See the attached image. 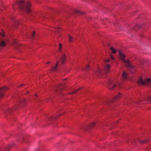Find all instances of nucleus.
<instances>
[{"label":"nucleus","instance_id":"nucleus-1","mask_svg":"<svg viewBox=\"0 0 151 151\" xmlns=\"http://www.w3.org/2000/svg\"><path fill=\"white\" fill-rule=\"evenodd\" d=\"M16 6L21 10L26 12L28 14L31 12V4L28 1L24 0H17L15 5L14 4L13 6V7H15Z\"/></svg>","mask_w":151,"mask_h":151},{"label":"nucleus","instance_id":"nucleus-2","mask_svg":"<svg viewBox=\"0 0 151 151\" xmlns=\"http://www.w3.org/2000/svg\"><path fill=\"white\" fill-rule=\"evenodd\" d=\"M119 53L121 59L125 64V66L129 68V71L132 73L134 72V66L131 64L130 62L128 60H125L124 58L125 57V55L123 54L120 50H119Z\"/></svg>","mask_w":151,"mask_h":151},{"label":"nucleus","instance_id":"nucleus-3","mask_svg":"<svg viewBox=\"0 0 151 151\" xmlns=\"http://www.w3.org/2000/svg\"><path fill=\"white\" fill-rule=\"evenodd\" d=\"M138 83L139 84L142 85H144L146 83L150 84L151 83V80L150 79L148 78L146 81H144L142 79L140 78L138 81Z\"/></svg>","mask_w":151,"mask_h":151},{"label":"nucleus","instance_id":"nucleus-4","mask_svg":"<svg viewBox=\"0 0 151 151\" xmlns=\"http://www.w3.org/2000/svg\"><path fill=\"white\" fill-rule=\"evenodd\" d=\"M63 89V84H60L58 85L57 87H55V90L57 92L60 94L61 93V91Z\"/></svg>","mask_w":151,"mask_h":151},{"label":"nucleus","instance_id":"nucleus-5","mask_svg":"<svg viewBox=\"0 0 151 151\" xmlns=\"http://www.w3.org/2000/svg\"><path fill=\"white\" fill-rule=\"evenodd\" d=\"M116 86V85L115 83V82L113 81H110L108 86L109 89L113 90L114 88Z\"/></svg>","mask_w":151,"mask_h":151},{"label":"nucleus","instance_id":"nucleus-6","mask_svg":"<svg viewBox=\"0 0 151 151\" xmlns=\"http://www.w3.org/2000/svg\"><path fill=\"white\" fill-rule=\"evenodd\" d=\"M8 89V88L6 87L3 86V87L1 88L0 89V98L3 96L4 91H6Z\"/></svg>","mask_w":151,"mask_h":151},{"label":"nucleus","instance_id":"nucleus-7","mask_svg":"<svg viewBox=\"0 0 151 151\" xmlns=\"http://www.w3.org/2000/svg\"><path fill=\"white\" fill-rule=\"evenodd\" d=\"M65 56L64 53L62 52V56L60 58V63L63 64L64 63L65 61Z\"/></svg>","mask_w":151,"mask_h":151},{"label":"nucleus","instance_id":"nucleus-8","mask_svg":"<svg viewBox=\"0 0 151 151\" xmlns=\"http://www.w3.org/2000/svg\"><path fill=\"white\" fill-rule=\"evenodd\" d=\"M59 64V65H60V64H59V61H57L56 65L55 66L51 68V70L53 71H56L58 70V67Z\"/></svg>","mask_w":151,"mask_h":151},{"label":"nucleus","instance_id":"nucleus-9","mask_svg":"<svg viewBox=\"0 0 151 151\" xmlns=\"http://www.w3.org/2000/svg\"><path fill=\"white\" fill-rule=\"evenodd\" d=\"M110 66L109 64H107L105 67V70L106 73L109 72L110 68Z\"/></svg>","mask_w":151,"mask_h":151},{"label":"nucleus","instance_id":"nucleus-10","mask_svg":"<svg viewBox=\"0 0 151 151\" xmlns=\"http://www.w3.org/2000/svg\"><path fill=\"white\" fill-rule=\"evenodd\" d=\"M122 77L124 79H126L128 77V74L125 71L122 73Z\"/></svg>","mask_w":151,"mask_h":151},{"label":"nucleus","instance_id":"nucleus-11","mask_svg":"<svg viewBox=\"0 0 151 151\" xmlns=\"http://www.w3.org/2000/svg\"><path fill=\"white\" fill-rule=\"evenodd\" d=\"M6 45V43L4 41H2L0 43V50L1 49L2 47L5 46Z\"/></svg>","mask_w":151,"mask_h":151},{"label":"nucleus","instance_id":"nucleus-12","mask_svg":"<svg viewBox=\"0 0 151 151\" xmlns=\"http://www.w3.org/2000/svg\"><path fill=\"white\" fill-rule=\"evenodd\" d=\"M74 12L75 13L79 14H80L83 15L84 14V13L80 11H79L77 10H75L74 11Z\"/></svg>","mask_w":151,"mask_h":151},{"label":"nucleus","instance_id":"nucleus-13","mask_svg":"<svg viewBox=\"0 0 151 151\" xmlns=\"http://www.w3.org/2000/svg\"><path fill=\"white\" fill-rule=\"evenodd\" d=\"M94 72L97 75H98L101 73V71L99 68H98Z\"/></svg>","mask_w":151,"mask_h":151},{"label":"nucleus","instance_id":"nucleus-14","mask_svg":"<svg viewBox=\"0 0 151 151\" xmlns=\"http://www.w3.org/2000/svg\"><path fill=\"white\" fill-rule=\"evenodd\" d=\"M149 140L148 139H145L142 141H140L139 142L140 143H146L147 142L149 141Z\"/></svg>","mask_w":151,"mask_h":151},{"label":"nucleus","instance_id":"nucleus-15","mask_svg":"<svg viewBox=\"0 0 151 151\" xmlns=\"http://www.w3.org/2000/svg\"><path fill=\"white\" fill-rule=\"evenodd\" d=\"M110 50H112V52L113 53H115L116 52V49H114L112 47L110 48Z\"/></svg>","mask_w":151,"mask_h":151},{"label":"nucleus","instance_id":"nucleus-16","mask_svg":"<svg viewBox=\"0 0 151 151\" xmlns=\"http://www.w3.org/2000/svg\"><path fill=\"white\" fill-rule=\"evenodd\" d=\"M73 37L70 35L69 36V40L70 42H72L73 41Z\"/></svg>","mask_w":151,"mask_h":151},{"label":"nucleus","instance_id":"nucleus-17","mask_svg":"<svg viewBox=\"0 0 151 151\" xmlns=\"http://www.w3.org/2000/svg\"><path fill=\"white\" fill-rule=\"evenodd\" d=\"M10 146H9L7 147H6V148L4 150V151H9V147H10Z\"/></svg>","mask_w":151,"mask_h":151},{"label":"nucleus","instance_id":"nucleus-18","mask_svg":"<svg viewBox=\"0 0 151 151\" xmlns=\"http://www.w3.org/2000/svg\"><path fill=\"white\" fill-rule=\"evenodd\" d=\"M12 110V109H7V111H6V112H5L6 113H9Z\"/></svg>","mask_w":151,"mask_h":151},{"label":"nucleus","instance_id":"nucleus-19","mask_svg":"<svg viewBox=\"0 0 151 151\" xmlns=\"http://www.w3.org/2000/svg\"><path fill=\"white\" fill-rule=\"evenodd\" d=\"M89 69V65H87L85 68V69L86 70H88Z\"/></svg>","mask_w":151,"mask_h":151},{"label":"nucleus","instance_id":"nucleus-20","mask_svg":"<svg viewBox=\"0 0 151 151\" xmlns=\"http://www.w3.org/2000/svg\"><path fill=\"white\" fill-rule=\"evenodd\" d=\"M81 89V88H79L78 89L74 90V93L77 92L78 91L80 90Z\"/></svg>","mask_w":151,"mask_h":151},{"label":"nucleus","instance_id":"nucleus-21","mask_svg":"<svg viewBox=\"0 0 151 151\" xmlns=\"http://www.w3.org/2000/svg\"><path fill=\"white\" fill-rule=\"evenodd\" d=\"M24 102H25V101L24 100H22V101H20V104L21 105H22L24 103Z\"/></svg>","mask_w":151,"mask_h":151},{"label":"nucleus","instance_id":"nucleus-22","mask_svg":"<svg viewBox=\"0 0 151 151\" xmlns=\"http://www.w3.org/2000/svg\"><path fill=\"white\" fill-rule=\"evenodd\" d=\"M120 97V96H119V95H117V96H116L114 98V99L115 100V99H118V98H119V97Z\"/></svg>","mask_w":151,"mask_h":151},{"label":"nucleus","instance_id":"nucleus-23","mask_svg":"<svg viewBox=\"0 0 151 151\" xmlns=\"http://www.w3.org/2000/svg\"><path fill=\"white\" fill-rule=\"evenodd\" d=\"M62 48V44L60 43L59 44V51H60V50Z\"/></svg>","mask_w":151,"mask_h":151},{"label":"nucleus","instance_id":"nucleus-24","mask_svg":"<svg viewBox=\"0 0 151 151\" xmlns=\"http://www.w3.org/2000/svg\"><path fill=\"white\" fill-rule=\"evenodd\" d=\"M35 31H33V32L32 34V38L34 37V35L35 34Z\"/></svg>","mask_w":151,"mask_h":151},{"label":"nucleus","instance_id":"nucleus-25","mask_svg":"<svg viewBox=\"0 0 151 151\" xmlns=\"http://www.w3.org/2000/svg\"><path fill=\"white\" fill-rule=\"evenodd\" d=\"M146 101H151V96L149 97L148 99H146Z\"/></svg>","mask_w":151,"mask_h":151},{"label":"nucleus","instance_id":"nucleus-26","mask_svg":"<svg viewBox=\"0 0 151 151\" xmlns=\"http://www.w3.org/2000/svg\"><path fill=\"white\" fill-rule=\"evenodd\" d=\"M95 125V123H92L91 124V127H93Z\"/></svg>","mask_w":151,"mask_h":151},{"label":"nucleus","instance_id":"nucleus-27","mask_svg":"<svg viewBox=\"0 0 151 151\" xmlns=\"http://www.w3.org/2000/svg\"><path fill=\"white\" fill-rule=\"evenodd\" d=\"M111 58L113 60H114V56H111Z\"/></svg>","mask_w":151,"mask_h":151},{"label":"nucleus","instance_id":"nucleus-28","mask_svg":"<svg viewBox=\"0 0 151 151\" xmlns=\"http://www.w3.org/2000/svg\"><path fill=\"white\" fill-rule=\"evenodd\" d=\"M58 28H57V29H56V32H58L59 31V30H58Z\"/></svg>","mask_w":151,"mask_h":151},{"label":"nucleus","instance_id":"nucleus-29","mask_svg":"<svg viewBox=\"0 0 151 151\" xmlns=\"http://www.w3.org/2000/svg\"><path fill=\"white\" fill-rule=\"evenodd\" d=\"M1 35L3 37H4V36H5V35H4V34H1Z\"/></svg>","mask_w":151,"mask_h":151},{"label":"nucleus","instance_id":"nucleus-30","mask_svg":"<svg viewBox=\"0 0 151 151\" xmlns=\"http://www.w3.org/2000/svg\"><path fill=\"white\" fill-rule=\"evenodd\" d=\"M50 63V62H48L47 63V64H48Z\"/></svg>","mask_w":151,"mask_h":151},{"label":"nucleus","instance_id":"nucleus-31","mask_svg":"<svg viewBox=\"0 0 151 151\" xmlns=\"http://www.w3.org/2000/svg\"><path fill=\"white\" fill-rule=\"evenodd\" d=\"M23 85H24V84H21V85H20V86H22Z\"/></svg>","mask_w":151,"mask_h":151},{"label":"nucleus","instance_id":"nucleus-32","mask_svg":"<svg viewBox=\"0 0 151 151\" xmlns=\"http://www.w3.org/2000/svg\"><path fill=\"white\" fill-rule=\"evenodd\" d=\"M109 60H107V61H105V62H109Z\"/></svg>","mask_w":151,"mask_h":151},{"label":"nucleus","instance_id":"nucleus-33","mask_svg":"<svg viewBox=\"0 0 151 151\" xmlns=\"http://www.w3.org/2000/svg\"><path fill=\"white\" fill-rule=\"evenodd\" d=\"M57 117H57V116H56V117H55V119H57Z\"/></svg>","mask_w":151,"mask_h":151},{"label":"nucleus","instance_id":"nucleus-34","mask_svg":"<svg viewBox=\"0 0 151 151\" xmlns=\"http://www.w3.org/2000/svg\"><path fill=\"white\" fill-rule=\"evenodd\" d=\"M13 109H15V107Z\"/></svg>","mask_w":151,"mask_h":151},{"label":"nucleus","instance_id":"nucleus-35","mask_svg":"<svg viewBox=\"0 0 151 151\" xmlns=\"http://www.w3.org/2000/svg\"><path fill=\"white\" fill-rule=\"evenodd\" d=\"M119 95H121V93H119Z\"/></svg>","mask_w":151,"mask_h":151}]
</instances>
